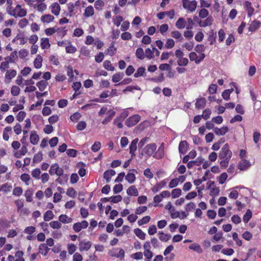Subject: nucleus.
I'll return each instance as SVG.
<instances>
[{
  "instance_id": "nucleus-1",
  "label": "nucleus",
  "mask_w": 261,
  "mask_h": 261,
  "mask_svg": "<svg viewBox=\"0 0 261 261\" xmlns=\"http://www.w3.org/2000/svg\"><path fill=\"white\" fill-rule=\"evenodd\" d=\"M232 155V153L230 150L228 144H225L221 149L218 155L219 158L221 160L220 162L221 168L225 169L228 166Z\"/></svg>"
},
{
  "instance_id": "nucleus-2",
  "label": "nucleus",
  "mask_w": 261,
  "mask_h": 261,
  "mask_svg": "<svg viewBox=\"0 0 261 261\" xmlns=\"http://www.w3.org/2000/svg\"><path fill=\"white\" fill-rule=\"evenodd\" d=\"M156 145L154 143L148 144L143 149V153L148 157H150L151 155L153 156L156 149Z\"/></svg>"
},
{
  "instance_id": "nucleus-3",
  "label": "nucleus",
  "mask_w": 261,
  "mask_h": 261,
  "mask_svg": "<svg viewBox=\"0 0 261 261\" xmlns=\"http://www.w3.org/2000/svg\"><path fill=\"white\" fill-rule=\"evenodd\" d=\"M64 172V170L62 168L60 167L58 163H55L51 165L49 170V173L51 175L55 174L57 176H60L62 175V173Z\"/></svg>"
},
{
  "instance_id": "nucleus-4",
  "label": "nucleus",
  "mask_w": 261,
  "mask_h": 261,
  "mask_svg": "<svg viewBox=\"0 0 261 261\" xmlns=\"http://www.w3.org/2000/svg\"><path fill=\"white\" fill-rule=\"evenodd\" d=\"M141 117L138 114L130 116L125 121V124L128 127H132L137 124L140 120Z\"/></svg>"
},
{
  "instance_id": "nucleus-5",
  "label": "nucleus",
  "mask_w": 261,
  "mask_h": 261,
  "mask_svg": "<svg viewBox=\"0 0 261 261\" xmlns=\"http://www.w3.org/2000/svg\"><path fill=\"white\" fill-rule=\"evenodd\" d=\"M182 6L185 9H188L191 12L195 10L197 3L195 1H189L188 0L182 1Z\"/></svg>"
},
{
  "instance_id": "nucleus-6",
  "label": "nucleus",
  "mask_w": 261,
  "mask_h": 261,
  "mask_svg": "<svg viewBox=\"0 0 261 261\" xmlns=\"http://www.w3.org/2000/svg\"><path fill=\"white\" fill-rule=\"evenodd\" d=\"M165 156V144L162 143L158 150L154 152L153 157L157 160L163 159Z\"/></svg>"
},
{
  "instance_id": "nucleus-7",
  "label": "nucleus",
  "mask_w": 261,
  "mask_h": 261,
  "mask_svg": "<svg viewBox=\"0 0 261 261\" xmlns=\"http://www.w3.org/2000/svg\"><path fill=\"white\" fill-rule=\"evenodd\" d=\"M88 226V223L86 220L81 222H76L73 225V229L75 232H80L82 229L86 228Z\"/></svg>"
},
{
  "instance_id": "nucleus-8",
  "label": "nucleus",
  "mask_w": 261,
  "mask_h": 261,
  "mask_svg": "<svg viewBox=\"0 0 261 261\" xmlns=\"http://www.w3.org/2000/svg\"><path fill=\"white\" fill-rule=\"evenodd\" d=\"M92 243L90 241H81L79 244V250L82 252L83 251H88L91 248Z\"/></svg>"
},
{
  "instance_id": "nucleus-9",
  "label": "nucleus",
  "mask_w": 261,
  "mask_h": 261,
  "mask_svg": "<svg viewBox=\"0 0 261 261\" xmlns=\"http://www.w3.org/2000/svg\"><path fill=\"white\" fill-rule=\"evenodd\" d=\"M189 144L187 141H181L180 142L178 146L179 152L180 154H185L188 149Z\"/></svg>"
},
{
  "instance_id": "nucleus-10",
  "label": "nucleus",
  "mask_w": 261,
  "mask_h": 261,
  "mask_svg": "<svg viewBox=\"0 0 261 261\" xmlns=\"http://www.w3.org/2000/svg\"><path fill=\"white\" fill-rule=\"evenodd\" d=\"M138 138H135L129 146V153L131 154V156L133 158L135 155V151L137 150V144L138 142Z\"/></svg>"
},
{
  "instance_id": "nucleus-11",
  "label": "nucleus",
  "mask_w": 261,
  "mask_h": 261,
  "mask_svg": "<svg viewBox=\"0 0 261 261\" xmlns=\"http://www.w3.org/2000/svg\"><path fill=\"white\" fill-rule=\"evenodd\" d=\"M107 114L108 116L105 118L101 122L103 125L108 124L112 120V118L116 114V112L113 110H109Z\"/></svg>"
},
{
  "instance_id": "nucleus-12",
  "label": "nucleus",
  "mask_w": 261,
  "mask_h": 261,
  "mask_svg": "<svg viewBox=\"0 0 261 261\" xmlns=\"http://www.w3.org/2000/svg\"><path fill=\"white\" fill-rule=\"evenodd\" d=\"M214 131L218 136H224L228 131V127L227 126H223L221 128L215 127Z\"/></svg>"
},
{
  "instance_id": "nucleus-13",
  "label": "nucleus",
  "mask_w": 261,
  "mask_h": 261,
  "mask_svg": "<svg viewBox=\"0 0 261 261\" xmlns=\"http://www.w3.org/2000/svg\"><path fill=\"white\" fill-rule=\"evenodd\" d=\"M213 18L212 16H208L204 21H199L198 22L199 25L201 27H205L212 25L213 22Z\"/></svg>"
},
{
  "instance_id": "nucleus-14",
  "label": "nucleus",
  "mask_w": 261,
  "mask_h": 261,
  "mask_svg": "<svg viewBox=\"0 0 261 261\" xmlns=\"http://www.w3.org/2000/svg\"><path fill=\"white\" fill-rule=\"evenodd\" d=\"M116 174L115 171L113 169H109L103 173V178L106 180L107 182H109L111 181L112 176Z\"/></svg>"
},
{
  "instance_id": "nucleus-15",
  "label": "nucleus",
  "mask_w": 261,
  "mask_h": 261,
  "mask_svg": "<svg viewBox=\"0 0 261 261\" xmlns=\"http://www.w3.org/2000/svg\"><path fill=\"white\" fill-rule=\"evenodd\" d=\"M30 142L33 145H37L39 141V137L35 130L32 131L30 134Z\"/></svg>"
},
{
  "instance_id": "nucleus-16",
  "label": "nucleus",
  "mask_w": 261,
  "mask_h": 261,
  "mask_svg": "<svg viewBox=\"0 0 261 261\" xmlns=\"http://www.w3.org/2000/svg\"><path fill=\"white\" fill-rule=\"evenodd\" d=\"M206 100L205 98L201 97L197 99L195 103V108L197 109H201L205 106Z\"/></svg>"
},
{
  "instance_id": "nucleus-17",
  "label": "nucleus",
  "mask_w": 261,
  "mask_h": 261,
  "mask_svg": "<svg viewBox=\"0 0 261 261\" xmlns=\"http://www.w3.org/2000/svg\"><path fill=\"white\" fill-rule=\"evenodd\" d=\"M250 166V162L246 160H242L239 164L238 168L240 170H246Z\"/></svg>"
},
{
  "instance_id": "nucleus-18",
  "label": "nucleus",
  "mask_w": 261,
  "mask_h": 261,
  "mask_svg": "<svg viewBox=\"0 0 261 261\" xmlns=\"http://www.w3.org/2000/svg\"><path fill=\"white\" fill-rule=\"evenodd\" d=\"M68 180V175L62 173V175L59 176L58 178L56 179V182L60 184L64 185L66 183Z\"/></svg>"
},
{
  "instance_id": "nucleus-19",
  "label": "nucleus",
  "mask_w": 261,
  "mask_h": 261,
  "mask_svg": "<svg viewBox=\"0 0 261 261\" xmlns=\"http://www.w3.org/2000/svg\"><path fill=\"white\" fill-rule=\"evenodd\" d=\"M261 23L260 21L255 20L251 22L248 28L249 31L251 32H254L260 27Z\"/></svg>"
},
{
  "instance_id": "nucleus-20",
  "label": "nucleus",
  "mask_w": 261,
  "mask_h": 261,
  "mask_svg": "<svg viewBox=\"0 0 261 261\" xmlns=\"http://www.w3.org/2000/svg\"><path fill=\"white\" fill-rule=\"evenodd\" d=\"M50 249L47 246V245L42 243L39 246V252L44 256H46L48 253Z\"/></svg>"
},
{
  "instance_id": "nucleus-21",
  "label": "nucleus",
  "mask_w": 261,
  "mask_h": 261,
  "mask_svg": "<svg viewBox=\"0 0 261 261\" xmlns=\"http://www.w3.org/2000/svg\"><path fill=\"white\" fill-rule=\"evenodd\" d=\"M127 195L132 196H137L139 195V192L135 186H131L129 187L127 191Z\"/></svg>"
},
{
  "instance_id": "nucleus-22",
  "label": "nucleus",
  "mask_w": 261,
  "mask_h": 261,
  "mask_svg": "<svg viewBox=\"0 0 261 261\" xmlns=\"http://www.w3.org/2000/svg\"><path fill=\"white\" fill-rule=\"evenodd\" d=\"M72 220L73 219L71 217L66 215L62 214L59 217V221L64 224L70 223L72 222Z\"/></svg>"
},
{
  "instance_id": "nucleus-23",
  "label": "nucleus",
  "mask_w": 261,
  "mask_h": 261,
  "mask_svg": "<svg viewBox=\"0 0 261 261\" xmlns=\"http://www.w3.org/2000/svg\"><path fill=\"white\" fill-rule=\"evenodd\" d=\"M190 250H193L198 253L201 254L203 252V250L200 246L197 243H192L189 246Z\"/></svg>"
},
{
  "instance_id": "nucleus-24",
  "label": "nucleus",
  "mask_w": 261,
  "mask_h": 261,
  "mask_svg": "<svg viewBox=\"0 0 261 261\" xmlns=\"http://www.w3.org/2000/svg\"><path fill=\"white\" fill-rule=\"evenodd\" d=\"M50 8L51 9V12L55 15H58L59 14L60 11V6L59 4L57 3H53Z\"/></svg>"
},
{
  "instance_id": "nucleus-25",
  "label": "nucleus",
  "mask_w": 261,
  "mask_h": 261,
  "mask_svg": "<svg viewBox=\"0 0 261 261\" xmlns=\"http://www.w3.org/2000/svg\"><path fill=\"white\" fill-rule=\"evenodd\" d=\"M110 255L112 257H116L117 258H120L121 259H123L124 258L125 252L123 249H119V253L117 254L114 253L112 252H109Z\"/></svg>"
},
{
  "instance_id": "nucleus-26",
  "label": "nucleus",
  "mask_w": 261,
  "mask_h": 261,
  "mask_svg": "<svg viewBox=\"0 0 261 261\" xmlns=\"http://www.w3.org/2000/svg\"><path fill=\"white\" fill-rule=\"evenodd\" d=\"M186 24V21L184 18L180 17L178 18L175 23V26L178 29H184Z\"/></svg>"
},
{
  "instance_id": "nucleus-27",
  "label": "nucleus",
  "mask_w": 261,
  "mask_h": 261,
  "mask_svg": "<svg viewBox=\"0 0 261 261\" xmlns=\"http://www.w3.org/2000/svg\"><path fill=\"white\" fill-rule=\"evenodd\" d=\"M54 19V17L50 14H45L41 17V20L43 23H49Z\"/></svg>"
},
{
  "instance_id": "nucleus-28",
  "label": "nucleus",
  "mask_w": 261,
  "mask_h": 261,
  "mask_svg": "<svg viewBox=\"0 0 261 261\" xmlns=\"http://www.w3.org/2000/svg\"><path fill=\"white\" fill-rule=\"evenodd\" d=\"M41 47L42 49H47L50 46L49 40L47 38H42L41 39Z\"/></svg>"
},
{
  "instance_id": "nucleus-29",
  "label": "nucleus",
  "mask_w": 261,
  "mask_h": 261,
  "mask_svg": "<svg viewBox=\"0 0 261 261\" xmlns=\"http://www.w3.org/2000/svg\"><path fill=\"white\" fill-rule=\"evenodd\" d=\"M159 239L162 242H167L171 237L170 234L164 233L163 231H159Z\"/></svg>"
},
{
  "instance_id": "nucleus-30",
  "label": "nucleus",
  "mask_w": 261,
  "mask_h": 261,
  "mask_svg": "<svg viewBox=\"0 0 261 261\" xmlns=\"http://www.w3.org/2000/svg\"><path fill=\"white\" fill-rule=\"evenodd\" d=\"M16 75V71L14 69H9L7 70L5 77L6 79L10 80Z\"/></svg>"
},
{
  "instance_id": "nucleus-31",
  "label": "nucleus",
  "mask_w": 261,
  "mask_h": 261,
  "mask_svg": "<svg viewBox=\"0 0 261 261\" xmlns=\"http://www.w3.org/2000/svg\"><path fill=\"white\" fill-rule=\"evenodd\" d=\"M33 195V191L32 189L29 188L25 192L24 196L26 197V201L27 202H32L33 201L32 196Z\"/></svg>"
},
{
  "instance_id": "nucleus-32",
  "label": "nucleus",
  "mask_w": 261,
  "mask_h": 261,
  "mask_svg": "<svg viewBox=\"0 0 261 261\" xmlns=\"http://www.w3.org/2000/svg\"><path fill=\"white\" fill-rule=\"evenodd\" d=\"M134 232L135 234L140 239L144 240L145 239L146 234L140 228H136Z\"/></svg>"
},
{
  "instance_id": "nucleus-33",
  "label": "nucleus",
  "mask_w": 261,
  "mask_h": 261,
  "mask_svg": "<svg viewBox=\"0 0 261 261\" xmlns=\"http://www.w3.org/2000/svg\"><path fill=\"white\" fill-rule=\"evenodd\" d=\"M48 85L47 82L44 80H41L38 82L36 85L38 87L40 91H43L45 90Z\"/></svg>"
},
{
  "instance_id": "nucleus-34",
  "label": "nucleus",
  "mask_w": 261,
  "mask_h": 261,
  "mask_svg": "<svg viewBox=\"0 0 261 261\" xmlns=\"http://www.w3.org/2000/svg\"><path fill=\"white\" fill-rule=\"evenodd\" d=\"M54 214L53 212L50 210L47 211L44 215V220L45 221H49L53 219L54 217Z\"/></svg>"
},
{
  "instance_id": "nucleus-35",
  "label": "nucleus",
  "mask_w": 261,
  "mask_h": 261,
  "mask_svg": "<svg viewBox=\"0 0 261 261\" xmlns=\"http://www.w3.org/2000/svg\"><path fill=\"white\" fill-rule=\"evenodd\" d=\"M171 66H159V68L161 70H167L168 72L167 75L169 77L171 78L173 77L174 75V72L171 70Z\"/></svg>"
},
{
  "instance_id": "nucleus-36",
  "label": "nucleus",
  "mask_w": 261,
  "mask_h": 261,
  "mask_svg": "<svg viewBox=\"0 0 261 261\" xmlns=\"http://www.w3.org/2000/svg\"><path fill=\"white\" fill-rule=\"evenodd\" d=\"M124 76V73L123 72H118L115 73L113 75L112 77V81L114 83L119 82L120 81L122 80Z\"/></svg>"
},
{
  "instance_id": "nucleus-37",
  "label": "nucleus",
  "mask_w": 261,
  "mask_h": 261,
  "mask_svg": "<svg viewBox=\"0 0 261 261\" xmlns=\"http://www.w3.org/2000/svg\"><path fill=\"white\" fill-rule=\"evenodd\" d=\"M94 11L92 6H90L87 7L85 10L84 15L86 17L92 16L94 14Z\"/></svg>"
},
{
  "instance_id": "nucleus-38",
  "label": "nucleus",
  "mask_w": 261,
  "mask_h": 261,
  "mask_svg": "<svg viewBox=\"0 0 261 261\" xmlns=\"http://www.w3.org/2000/svg\"><path fill=\"white\" fill-rule=\"evenodd\" d=\"M11 8L12 6H9L7 8V12L10 15L15 17H16V12L18 11L19 9H21V6L19 5H17L14 10H12V11H10Z\"/></svg>"
},
{
  "instance_id": "nucleus-39",
  "label": "nucleus",
  "mask_w": 261,
  "mask_h": 261,
  "mask_svg": "<svg viewBox=\"0 0 261 261\" xmlns=\"http://www.w3.org/2000/svg\"><path fill=\"white\" fill-rule=\"evenodd\" d=\"M252 216V212L250 210H247L246 213L243 216V221L245 223H248L251 219Z\"/></svg>"
},
{
  "instance_id": "nucleus-40",
  "label": "nucleus",
  "mask_w": 261,
  "mask_h": 261,
  "mask_svg": "<svg viewBox=\"0 0 261 261\" xmlns=\"http://www.w3.org/2000/svg\"><path fill=\"white\" fill-rule=\"evenodd\" d=\"M136 177L135 174L133 173H128L125 176V179L129 184H133L136 180Z\"/></svg>"
},
{
  "instance_id": "nucleus-41",
  "label": "nucleus",
  "mask_w": 261,
  "mask_h": 261,
  "mask_svg": "<svg viewBox=\"0 0 261 261\" xmlns=\"http://www.w3.org/2000/svg\"><path fill=\"white\" fill-rule=\"evenodd\" d=\"M171 36L176 39H179V41H181L183 40L181 34L178 31L172 32Z\"/></svg>"
},
{
  "instance_id": "nucleus-42",
  "label": "nucleus",
  "mask_w": 261,
  "mask_h": 261,
  "mask_svg": "<svg viewBox=\"0 0 261 261\" xmlns=\"http://www.w3.org/2000/svg\"><path fill=\"white\" fill-rule=\"evenodd\" d=\"M150 220V217L149 216H146L143 217L141 219L138 221V224L139 226L148 223Z\"/></svg>"
},
{
  "instance_id": "nucleus-43",
  "label": "nucleus",
  "mask_w": 261,
  "mask_h": 261,
  "mask_svg": "<svg viewBox=\"0 0 261 261\" xmlns=\"http://www.w3.org/2000/svg\"><path fill=\"white\" fill-rule=\"evenodd\" d=\"M181 195V190L180 189H174L172 190L171 195L173 198L179 197Z\"/></svg>"
},
{
  "instance_id": "nucleus-44",
  "label": "nucleus",
  "mask_w": 261,
  "mask_h": 261,
  "mask_svg": "<svg viewBox=\"0 0 261 261\" xmlns=\"http://www.w3.org/2000/svg\"><path fill=\"white\" fill-rule=\"evenodd\" d=\"M232 237L233 240L236 242L238 246H241L242 245V241L238 238V234L237 232H233Z\"/></svg>"
},
{
  "instance_id": "nucleus-45",
  "label": "nucleus",
  "mask_w": 261,
  "mask_h": 261,
  "mask_svg": "<svg viewBox=\"0 0 261 261\" xmlns=\"http://www.w3.org/2000/svg\"><path fill=\"white\" fill-rule=\"evenodd\" d=\"M60 30L59 28H57L56 27L54 28H50L45 30V33L46 35L50 36L53 35L55 32H57Z\"/></svg>"
},
{
  "instance_id": "nucleus-46",
  "label": "nucleus",
  "mask_w": 261,
  "mask_h": 261,
  "mask_svg": "<svg viewBox=\"0 0 261 261\" xmlns=\"http://www.w3.org/2000/svg\"><path fill=\"white\" fill-rule=\"evenodd\" d=\"M49 225L53 229H59L62 226L61 222L58 221H53L50 222Z\"/></svg>"
},
{
  "instance_id": "nucleus-47",
  "label": "nucleus",
  "mask_w": 261,
  "mask_h": 261,
  "mask_svg": "<svg viewBox=\"0 0 261 261\" xmlns=\"http://www.w3.org/2000/svg\"><path fill=\"white\" fill-rule=\"evenodd\" d=\"M136 55L140 59H143L145 57L144 52L143 49L140 47L137 49L136 52Z\"/></svg>"
},
{
  "instance_id": "nucleus-48",
  "label": "nucleus",
  "mask_w": 261,
  "mask_h": 261,
  "mask_svg": "<svg viewBox=\"0 0 261 261\" xmlns=\"http://www.w3.org/2000/svg\"><path fill=\"white\" fill-rule=\"evenodd\" d=\"M40 173L41 171L39 168H35L33 169L31 172L32 176L37 179H39L40 178Z\"/></svg>"
},
{
  "instance_id": "nucleus-49",
  "label": "nucleus",
  "mask_w": 261,
  "mask_h": 261,
  "mask_svg": "<svg viewBox=\"0 0 261 261\" xmlns=\"http://www.w3.org/2000/svg\"><path fill=\"white\" fill-rule=\"evenodd\" d=\"M115 50L116 48L114 47V44L111 43L110 47L106 50L105 53L107 55L112 56L114 54Z\"/></svg>"
},
{
  "instance_id": "nucleus-50",
  "label": "nucleus",
  "mask_w": 261,
  "mask_h": 261,
  "mask_svg": "<svg viewBox=\"0 0 261 261\" xmlns=\"http://www.w3.org/2000/svg\"><path fill=\"white\" fill-rule=\"evenodd\" d=\"M209 12L207 10L203 8L201 9L199 12V16L200 18H204L208 16Z\"/></svg>"
},
{
  "instance_id": "nucleus-51",
  "label": "nucleus",
  "mask_w": 261,
  "mask_h": 261,
  "mask_svg": "<svg viewBox=\"0 0 261 261\" xmlns=\"http://www.w3.org/2000/svg\"><path fill=\"white\" fill-rule=\"evenodd\" d=\"M123 121L121 119V118H118L117 117L115 118L113 121V124L117 126L118 128H121L123 127L122 122Z\"/></svg>"
},
{
  "instance_id": "nucleus-52",
  "label": "nucleus",
  "mask_w": 261,
  "mask_h": 261,
  "mask_svg": "<svg viewBox=\"0 0 261 261\" xmlns=\"http://www.w3.org/2000/svg\"><path fill=\"white\" fill-rule=\"evenodd\" d=\"M20 179L22 181L24 182L27 185H29L28 182L30 180V176L29 174H28V173L22 174L20 176Z\"/></svg>"
},
{
  "instance_id": "nucleus-53",
  "label": "nucleus",
  "mask_w": 261,
  "mask_h": 261,
  "mask_svg": "<svg viewBox=\"0 0 261 261\" xmlns=\"http://www.w3.org/2000/svg\"><path fill=\"white\" fill-rule=\"evenodd\" d=\"M211 114V110L210 109H206L203 111L202 114L201 116L204 119L207 120L210 118Z\"/></svg>"
},
{
  "instance_id": "nucleus-54",
  "label": "nucleus",
  "mask_w": 261,
  "mask_h": 261,
  "mask_svg": "<svg viewBox=\"0 0 261 261\" xmlns=\"http://www.w3.org/2000/svg\"><path fill=\"white\" fill-rule=\"evenodd\" d=\"M15 204L17 206V211L18 212L21 210V209L23 207L24 205V202L23 200L18 199L15 201Z\"/></svg>"
},
{
  "instance_id": "nucleus-55",
  "label": "nucleus",
  "mask_w": 261,
  "mask_h": 261,
  "mask_svg": "<svg viewBox=\"0 0 261 261\" xmlns=\"http://www.w3.org/2000/svg\"><path fill=\"white\" fill-rule=\"evenodd\" d=\"M145 69L143 67L141 66L138 69L137 72H135V73L134 74V76L135 77H138L142 76L145 72Z\"/></svg>"
},
{
  "instance_id": "nucleus-56",
  "label": "nucleus",
  "mask_w": 261,
  "mask_h": 261,
  "mask_svg": "<svg viewBox=\"0 0 261 261\" xmlns=\"http://www.w3.org/2000/svg\"><path fill=\"white\" fill-rule=\"evenodd\" d=\"M74 5L72 3H69L68 4V10L69 11V13L67 15V16L69 17H71L73 16V12L74 11Z\"/></svg>"
},
{
  "instance_id": "nucleus-57",
  "label": "nucleus",
  "mask_w": 261,
  "mask_h": 261,
  "mask_svg": "<svg viewBox=\"0 0 261 261\" xmlns=\"http://www.w3.org/2000/svg\"><path fill=\"white\" fill-rule=\"evenodd\" d=\"M20 88L17 86H13L11 88V93L13 96H17L20 92Z\"/></svg>"
},
{
  "instance_id": "nucleus-58",
  "label": "nucleus",
  "mask_w": 261,
  "mask_h": 261,
  "mask_svg": "<svg viewBox=\"0 0 261 261\" xmlns=\"http://www.w3.org/2000/svg\"><path fill=\"white\" fill-rule=\"evenodd\" d=\"M227 174L225 172L222 173L219 177L218 181L220 184H223L227 178Z\"/></svg>"
},
{
  "instance_id": "nucleus-59",
  "label": "nucleus",
  "mask_w": 261,
  "mask_h": 261,
  "mask_svg": "<svg viewBox=\"0 0 261 261\" xmlns=\"http://www.w3.org/2000/svg\"><path fill=\"white\" fill-rule=\"evenodd\" d=\"M175 45L174 41L172 39H168L165 45L166 48H172Z\"/></svg>"
},
{
  "instance_id": "nucleus-60",
  "label": "nucleus",
  "mask_w": 261,
  "mask_h": 261,
  "mask_svg": "<svg viewBox=\"0 0 261 261\" xmlns=\"http://www.w3.org/2000/svg\"><path fill=\"white\" fill-rule=\"evenodd\" d=\"M111 202L113 203H116L122 200V197L120 195L112 196L110 197Z\"/></svg>"
},
{
  "instance_id": "nucleus-61",
  "label": "nucleus",
  "mask_w": 261,
  "mask_h": 261,
  "mask_svg": "<svg viewBox=\"0 0 261 261\" xmlns=\"http://www.w3.org/2000/svg\"><path fill=\"white\" fill-rule=\"evenodd\" d=\"M76 246L73 244H69L67 246L68 252L70 254H72L76 250Z\"/></svg>"
},
{
  "instance_id": "nucleus-62",
  "label": "nucleus",
  "mask_w": 261,
  "mask_h": 261,
  "mask_svg": "<svg viewBox=\"0 0 261 261\" xmlns=\"http://www.w3.org/2000/svg\"><path fill=\"white\" fill-rule=\"evenodd\" d=\"M26 116V113L24 111H20L16 116V119L19 122H22Z\"/></svg>"
},
{
  "instance_id": "nucleus-63",
  "label": "nucleus",
  "mask_w": 261,
  "mask_h": 261,
  "mask_svg": "<svg viewBox=\"0 0 261 261\" xmlns=\"http://www.w3.org/2000/svg\"><path fill=\"white\" fill-rule=\"evenodd\" d=\"M22 192V189L20 187H15L13 190V194L17 196H20Z\"/></svg>"
},
{
  "instance_id": "nucleus-64",
  "label": "nucleus",
  "mask_w": 261,
  "mask_h": 261,
  "mask_svg": "<svg viewBox=\"0 0 261 261\" xmlns=\"http://www.w3.org/2000/svg\"><path fill=\"white\" fill-rule=\"evenodd\" d=\"M81 117V114L79 112H76L70 116V120L73 122H76L80 119Z\"/></svg>"
}]
</instances>
